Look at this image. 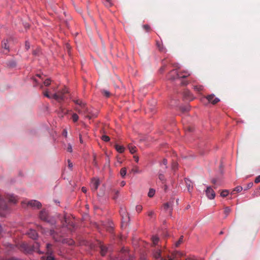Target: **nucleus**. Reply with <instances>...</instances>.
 <instances>
[{"label":"nucleus","mask_w":260,"mask_h":260,"mask_svg":"<svg viewBox=\"0 0 260 260\" xmlns=\"http://www.w3.org/2000/svg\"><path fill=\"white\" fill-rule=\"evenodd\" d=\"M74 102L78 106L75 107V110L81 115H88L86 116L87 118L91 119L96 116V114L92 113L86 106V103L80 100H74Z\"/></svg>","instance_id":"f257e3e1"},{"label":"nucleus","mask_w":260,"mask_h":260,"mask_svg":"<svg viewBox=\"0 0 260 260\" xmlns=\"http://www.w3.org/2000/svg\"><path fill=\"white\" fill-rule=\"evenodd\" d=\"M52 89L55 92L53 94V99L57 101H63L66 98L65 94L68 93V90L65 87L61 90L56 91L55 88H52Z\"/></svg>","instance_id":"f03ea898"},{"label":"nucleus","mask_w":260,"mask_h":260,"mask_svg":"<svg viewBox=\"0 0 260 260\" xmlns=\"http://www.w3.org/2000/svg\"><path fill=\"white\" fill-rule=\"evenodd\" d=\"M40 218L41 219L50 223L51 225H54L56 223L55 219L52 217H49L48 212L45 210L41 211Z\"/></svg>","instance_id":"7ed1b4c3"},{"label":"nucleus","mask_w":260,"mask_h":260,"mask_svg":"<svg viewBox=\"0 0 260 260\" xmlns=\"http://www.w3.org/2000/svg\"><path fill=\"white\" fill-rule=\"evenodd\" d=\"M100 184V179L98 177L93 178L90 183V187L92 191H96L97 189L99 187V186Z\"/></svg>","instance_id":"20e7f679"},{"label":"nucleus","mask_w":260,"mask_h":260,"mask_svg":"<svg viewBox=\"0 0 260 260\" xmlns=\"http://www.w3.org/2000/svg\"><path fill=\"white\" fill-rule=\"evenodd\" d=\"M174 204V201H170L169 202L166 203L164 204V210L166 212H169L170 215L172 214L173 210V206Z\"/></svg>","instance_id":"39448f33"},{"label":"nucleus","mask_w":260,"mask_h":260,"mask_svg":"<svg viewBox=\"0 0 260 260\" xmlns=\"http://www.w3.org/2000/svg\"><path fill=\"white\" fill-rule=\"evenodd\" d=\"M205 192L206 194L209 199L212 200L215 198V193L211 187H207Z\"/></svg>","instance_id":"423d86ee"},{"label":"nucleus","mask_w":260,"mask_h":260,"mask_svg":"<svg viewBox=\"0 0 260 260\" xmlns=\"http://www.w3.org/2000/svg\"><path fill=\"white\" fill-rule=\"evenodd\" d=\"M153 255L156 259L160 258V260H173L171 257H168L167 259L163 258L161 256V250L159 249L154 250L153 252Z\"/></svg>","instance_id":"0eeeda50"},{"label":"nucleus","mask_w":260,"mask_h":260,"mask_svg":"<svg viewBox=\"0 0 260 260\" xmlns=\"http://www.w3.org/2000/svg\"><path fill=\"white\" fill-rule=\"evenodd\" d=\"M27 205L35 209H39L42 206L41 203L37 200H31L28 202Z\"/></svg>","instance_id":"6e6552de"},{"label":"nucleus","mask_w":260,"mask_h":260,"mask_svg":"<svg viewBox=\"0 0 260 260\" xmlns=\"http://www.w3.org/2000/svg\"><path fill=\"white\" fill-rule=\"evenodd\" d=\"M20 248L21 250L23 251L25 253H29L32 252L31 246L29 245L27 243L21 244L20 246Z\"/></svg>","instance_id":"1a4fd4ad"},{"label":"nucleus","mask_w":260,"mask_h":260,"mask_svg":"<svg viewBox=\"0 0 260 260\" xmlns=\"http://www.w3.org/2000/svg\"><path fill=\"white\" fill-rule=\"evenodd\" d=\"M174 73L175 74L176 76H178L180 78H186L190 75V73L187 71H184L180 73H178L177 71H173L171 73V74Z\"/></svg>","instance_id":"9d476101"},{"label":"nucleus","mask_w":260,"mask_h":260,"mask_svg":"<svg viewBox=\"0 0 260 260\" xmlns=\"http://www.w3.org/2000/svg\"><path fill=\"white\" fill-rule=\"evenodd\" d=\"M51 245L50 244L48 243L46 245V248L47 249V253L49 254L46 257H44V260H54V257L51 253V251H50L49 248L51 247Z\"/></svg>","instance_id":"9b49d317"},{"label":"nucleus","mask_w":260,"mask_h":260,"mask_svg":"<svg viewBox=\"0 0 260 260\" xmlns=\"http://www.w3.org/2000/svg\"><path fill=\"white\" fill-rule=\"evenodd\" d=\"M207 99L209 102L213 104H215L220 101L218 98H215L213 94L207 96Z\"/></svg>","instance_id":"f8f14e48"},{"label":"nucleus","mask_w":260,"mask_h":260,"mask_svg":"<svg viewBox=\"0 0 260 260\" xmlns=\"http://www.w3.org/2000/svg\"><path fill=\"white\" fill-rule=\"evenodd\" d=\"M28 236L32 239H36L38 237V234L35 230L30 229L27 233Z\"/></svg>","instance_id":"ddd939ff"},{"label":"nucleus","mask_w":260,"mask_h":260,"mask_svg":"<svg viewBox=\"0 0 260 260\" xmlns=\"http://www.w3.org/2000/svg\"><path fill=\"white\" fill-rule=\"evenodd\" d=\"M185 182L188 192H190L193 187V183L188 179H185Z\"/></svg>","instance_id":"4468645a"},{"label":"nucleus","mask_w":260,"mask_h":260,"mask_svg":"<svg viewBox=\"0 0 260 260\" xmlns=\"http://www.w3.org/2000/svg\"><path fill=\"white\" fill-rule=\"evenodd\" d=\"M40 247V244L38 242H35L34 244L31 246V248L32 249V252H37L38 253H41V252L39 250Z\"/></svg>","instance_id":"2eb2a0df"},{"label":"nucleus","mask_w":260,"mask_h":260,"mask_svg":"<svg viewBox=\"0 0 260 260\" xmlns=\"http://www.w3.org/2000/svg\"><path fill=\"white\" fill-rule=\"evenodd\" d=\"M9 202L10 203H12L15 204L17 201V198L16 196H14L13 194H8L7 197Z\"/></svg>","instance_id":"dca6fc26"},{"label":"nucleus","mask_w":260,"mask_h":260,"mask_svg":"<svg viewBox=\"0 0 260 260\" xmlns=\"http://www.w3.org/2000/svg\"><path fill=\"white\" fill-rule=\"evenodd\" d=\"M115 148L116 151L120 153H123L125 150V148L122 145L116 144L115 145Z\"/></svg>","instance_id":"f3484780"},{"label":"nucleus","mask_w":260,"mask_h":260,"mask_svg":"<svg viewBox=\"0 0 260 260\" xmlns=\"http://www.w3.org/2000/svg\"><path fill=\"white\" fill-rule=\"evenodd\" d=\"M173 71H176L172 70L171 72H170V73H169V75L168 76V79L171 80H174L177 78H180L178 76H176V75L174 73L171 74V73Z\"/></svg>","instance_id":"a211bd4d"},{"label":"nucleus","mask_w":260,"mask_h":260,"mask_svg":"<svg viewBox=\"0 0 260 260\" xmlns=\"http://www.w3.org/2000/svg\"><path fill=\"white\" fill-rule=\"evenodd\" d=\"M152 244L153 246H156L159 242V238L156 236H153L151 238Z\"/></svg>","instance_id":"6ab92c4d"},{"label":"nucleus","mask_w":260,"mask_h":260,"mask_svg":"<svg viewBox=\"0 0 260 260\" xmlns=\"http://www.w3.org/2000/svg\"><path fill=\"white\" fill-rule=\"evenodd\" d=\"M128 149H129L130 152L132 154L135 153L137 151V148H136V146H135L132 144L128 145Z\"/></svg>","instance_id":"aec40b11"},{"label":"nucleus","mask_w":260,"mask_h":260,"mask_svg":"<svg viewBox=\"0 0 260 260\" xmlns=\"http://www.w3.org/2000/svg\"><path fill=\"white\" fill-rule=\"evenodd\" d=\"M108 251V248L104 246L101 247V253L103 256H104Z\"/></svg>","instance_id":"412c9836"},{"label":"nucleus","mask_w":260,"mask_h":260,"mask_svg":"<svg viewBox=\"0 0 260 260\" xmlns=\"http://www.w3.org/2000/svg\"><path fill=\"white\" fill-rule=\"evenodd\" d=\"M155 193V190L154 189L151 188L150 189L148 193V196L150 198L153 197Z\"/></svg>","instance_id":"4be33fe9"},{"label":"nucleus","mask_w":260,"mask_h":260,"mask_svg":"<svg viewBox=\"0 0 260 260\" xmlns=\"http://www.w3.org/2000/svg\"><path fill=\"white\" fill-rule=\"evenodd\" d=\"M122 177H124L126 174V169L125 168H122L120 171Z\"/></svg>","instance_id":"5701e85b"},{"label":"nucleus","mask_w":260,"mask_h":260,"mask_svg":"<svg viewBox=\"0 0 260 260\" xmlns=\"http://www.w3.org/2000/svg\"><path fill=\"white\" fill-rule=\"evenodd\" d=\"M132 172L135 174H140L142 173V171L140 170L137 167H134L132 170Z\"/></svg>","instance_id":"b1692460"},{"label":"nucleus","mask_w":260,"mask_h":260,"mask_svg":"<svg viewBox=\"0 0 260 260\" xmlns=\"http://www.w3.org/2000/svg\"><path fill=\"white\" fill-rule=\"evenodd\" d=\"M2 47L6 50L9 51V46H8V41L7 40L2 42Z\"/></svg>","instance_id":"393cba45"},{"label":"nucleus","mask_w":260,"mask_h":260,"mask_svg":"<svg viewBox=\"0 0 260 260\" xmlns=\"http://www.w3.org/2000/svg\"><path fill=\"white\" fill-rule=\"evenodd\" d=\"M44 95L47 97L49 99H53V94L52 95H50L48 90H46L44 92Z\"/></svg>","instance_id":"a878e982"},{"label":"nucleus","mask_w":260,"mask_h":260,"mask_svg":"<svg viewBox=\"0 0 260 260\" xmlns=\"http://www.w3.org/2000/svg\"><path fill=\"white\" fill-rule=\"evenodd\" d=\"M158 178L159 180H160L162 181H165L166 180L165 176L163 174V172H161L160 171H159V172Z\"/></svg>","instance_id":"bb28decb"},{"label":"nucleus","mask_w":260,"mask_h":260,"mask_svg":"<svg viewBox=\"0 0 260 260\" xmlns=\"http://www.w3.org/2000/svg\"><path fill=\"white\" fill-rule=\"evenodd\" d=\"M193 88L194 90L200 91L202 90L203 89L204 87L202 85H196V86H194Z\"/></svg>","instance_id":"cd10ccee"},{"label":"nucleus","mask_w":260,"mask_h":260,"mask_svg":"<svg viewBox=\"0 0 260 260\" xmlns=\"http://www.w3.org/2000/svg\"><path fill=\"white\" fill-rule=\"evenodd\" d=\"M44 85L46 86H49L51 84V80L50 78H47L44 80Z\"/></svg>","instance_id":"c85d7f7f"},{"label":"nucleus","mask_w":260,"mask_h":260,"mask_svg":"<svg viewBox=\"0 0 260 260\" xmlns=\"http://www.w3.org/2000/svg\"><path fill=\"white\" fill-rule=\"evenodd\" d=\"M229 194V191L228 190H224L222 191H221L220 193V196L222 197H226Z\"/></svg>","instance_id":"c756f323"},{"label":"nucleus","mask_w":260,"mask_h":260,"mask_svg":"<svg viewBox=\"0 0 260 260\" xmlns=\"http://www.w3.org/2000/svg\"><path fill=\"white\" fill-rule=\"evenodd\" d=\"M231 211V210L229 207H225L224 212L225 214V216H227L229 215Z\"/></svg>","instance_id":"7c9ffc66"},{"label":"nucleus","mask_w":260,"mask_h":260,"mask_svg":"<svg viewBox=\"0 0 260 260\" xmlns=\"http://www.w3.org/2000/svg\"><path fill=\"white\" fill-rule=\"evenodd\" d=\"M78 119H79V117H78V115L77 114L74 113L72 115V119H73L74 122L77 121Z\"/></svg>","instance_id":"2f4dec72"},{"label":"nucleus","mask_w":260,"mask_h":260,"mask_svg":"<svg viewBox=\"0 0 260 260\" xmlns=\"http://www.w3.org/2000/svg\"><path fill=\"white\" fill-rule=\"evenodd\" d=\"M102 139L105 142H108L110 141V138L108 136L103 135L102 137Z\"/></svg>","instance_id":"473e14b6"},{"label":"nucleus","mask_w":260,"mask_h":260,"mask_svg":"<svg viewBox=\"0 0 260 260\" xmlns=\"http://www.w3.org/2000/svg\"><path fill=\"white\" fill-rule=\"evenodd\" d=\"M103 93L104 94V95L106 96L107 98H108L110 96V93L109 91L108 90H104L103 91H102Z\"/></svg>","instance_id":"72a5a7b5"},{"label":"nucleus","mask_w":260,"mask_h":260,"mask_svg":"<svg viewBox=\"0 0 260 260\" xmlns=\"http://www.w3.org/2000/svg\"><path fill=\"white\" fill-rule=\"evenodd\" d=\"M67 150L69 152H72V151H73L72 146L70 143H69L68 144V146L67 147Z\"/></svg>","instance_id":"f704fd0d"},{"label":"nucleus","mask_w":260,"mask_h":260,"mask_svg":"<svg viewBox=\"0 0 260 260\" xmlns=\"http://www.w3.org/2000/svg\"><path fill=\"white\" fill-rule=\"evenodd\" d=\"M142 206L140 205H137L136 207V210L138 213L142 211Z\"/></svg>","instance_id":"c9c22d12"},{"label":"nucleus","mask_w":260,"mask_h":260,"mask_svg":"<svg viewBox=\"0 0 260 260\" xmlns=\"http://www.w3.org/2000/svg\"><path fill=\"white\" fill-rule=\"evenodd\" d=\"M167 163H168L167 160L166 158H164L162 161V164H161V165L164 166L165 169L167 168Z\"/></svg>","instance_id":"e433bc0d"},{"label":"nucleus","mask_w":260,"mask_h":260,"mask_svg":"<svg viewBox=\"0 0 260 260\" xmlns=\"http://www.w3.org/2000/svg\"><path fill=\"white\" fill-rule=\"evenodd\" d=\"M183 237L181 236L179 240L176 243V246H178L183 241Z\"/></svg>","instance_id":"4c0bfd02"},{"label":"nucleus","mask_w":260,"mask_h":260,"mask_svg":"<svg viewBox=\"0 0 260 260\" xmlns=\"http://www.w3.org/2000/svg\"><path fill=\"white\" fill-rule=\"evenodd\" d=\"M242 189H243V188H242V186H237V187L235 188L234 190H235V191H237V192H239L241 191L242 190Z\"/></svg>","instance_id":"58836bf2"},{"label":"nucleus","mask_w":260,"mask_h":260,"mask_svg":"<svg viewBox=\"0 0 260 260\" xmlns=\"http://www.w3.org/2000/svg\"><path fill=\"white\" fill-rule=\"evenodd\" d=\"M182 110L183 112L188 111L189 110V106H186V107H183V108H182Z\"/></svg>","instance_id":"ea45409f"},{"label":"nucleus","mask_w":260,"mask_h":260,"mask_svg":"<svg viewBox=\"0 0 260 260\" xmlns=\"http://www.w3.org/2000/svg\"><path fill=\"white\" fill-rule=\"evenodd\" d=\"M113 192L115 193L116 196H114L113 197V198L114 199H117L118 196V193H119V191L118 190H113Z\"/></svg>","instance_id":"a19ab883"},{"label":"nucleus","mask_w":260,"mask_h":260,"mask_svg":"<svg viewBox=\"0 0 260 260\" xmlns=\"http://www.w3.org/2000/svg\"><path fill=\"white\" fill-rule=\"evenodd\" d=\"M62 135L64 136V137L67 138V136H68V132H67V130L64 129L63 131V132H62Z\"/></svg>","instance_id":"79ce46f5"},{"label":"nucleus","mask_w":260,"mask_h":260,"mask_svg":"<svg viewBox=\"0 0 260 260\" xmlns=\"http://www.w3.org/2000/svg\"><path fill=\"white\" fill-rule=\"evenodd\" d=\"M25 48H26V50H28L30 48L29 43L27 41H26V43H25Z\"/></svg>","instance_id":"37998d69"},{"label":"nucleus","mask_w":260,"mask_h":260,"mask_svg":"<svg viewBox=\"0 0 260 260\" xmlns=\"http://www.w3.org/2000/svg\"><path fill=\"white\" fill-rule=\"evenodd\" d=\"M254 182L256 183H258L260 182V175H259L257 177H256Z\"/></svg>","instance_id":"c03bdc74"},{"label":"nucleus","mask_w":260,"mask_h":260,"mask_svg":"<svg viewBox=\"0 0 260 260\" xmlns=\"http://www.w3.org/2000/svg\"><path fill=\"white\" fill-rule=\"evenodd\" d=\"M32 80H33L34 82H35V83H36L35 86H37L39 84V83L40 82V81H39L38 79H37L35 78H33Z\"/></svg>","instance_id":"a18cd8bd"},{"label":"nucleus","mask_w":260,"mask_h":260,"mask_svg":"<svg viewBox=\"0 0 260 260\" xmlns=\"http://www.w3.org/2000/svg\"><path fill=\"white\" fill-rule=\"evenodd\" d=\"M37 76L40 79H41L42 80H43L44 79V77L45 76L43 74H37Z\"/></svg>","instance_id":"49530a36"},{"label":"nucleus","mask_w":260,"mask_h":260,"mask_svg":"<svg viewBox=\"0 0 260 260\" xmlns=\"http://www.w3.org/2000/svg\"><path fill=\"white\" fill-rule=\"evenodd\" d=\"M68 166L71 169H72L73 167V164L70 160H68Z\"/></svg>","instance_id":"de8ad7c7"},{"label":"nucleus","mask_w":260,"mask_h":260,"mask_svg":"<svg viewBox=\"0 0 260 260\" xmlns=\"http://www.w3.org/2000/svg\"><path fill=\"white\" fill-rule=\"evenodd\" d=\"M54 231L53 230H51L50 231V234L53 236V237L54 239H55V240L56 241V238L55 237V236L54 235Z\"/></svg>","instance_id":"09e8293b"},{"label":"nucleus","mask_w":260,"mask_h":260,"mask_svg":"<svg viewBox=\"0 0 260 260\" xmlns=\"http://www.w3.org/2000/svg\"><path fill=\"white\" fill-rule=\"evenodd\" d=\"M177 167V164L176 162H173L172 165V169L175 170Z\"/></svg>","instance_id":"8fccbe9b"},{"label":"nucleus","mask_w":260,"mask_h":260,"mask_svg":"<svg viewBox=\"0 0 260 260\" xmlns=\"http://www.w3.org/2000/svg\"><path fill=\"white\" fill-rule=\"evenodd\" d=\"M144 28L146 29V30H148L150 28V26L148 25H144Z\"/></svg>","instance_id":"3c124183"},{"label":"nucleus","mask_w":260,"mask_h":260,"mask_svg":"<svg viewBox=\"0 0 260 260\" xmlns=\"http://www.w3.org/2000/svg\"><path fill=\"white\" fill-rule=\"evenodd\" d=\"M81 189L84 193H86L87 189L85 187H82Z\"/></svg>","instance_id":"603ef678"},{"label":"nucleus","mask_w":260,"mask_h":260,"mask_svg":"<svg viewBox=\"0 0 260 260\" xmlns=\"http://www.w3.org/2000/svg\"><path fill=\"white\" fill-rule=\"evenodd\" d=\"M186 95H187V96H189L190 94V93L189 92H187L186 93H185ZM188 100H191V98L190 97V96H188V98H187Z\"/></svg>","instance_id":"864d4df0"},{"label":"nucleus","mask_w":260,"mask_h":260,"mask_svg":"<svg viewBox=\"0 0 260 260\" xmlns=\"http://www.w3.org/2000/svg\"><path fill=\"white\" fill-rule=\"evenodd\" d=\"M134 158L135 161L137 162H138L139 161V157H138V156L135 155V156H134Z\"/></svg>","instance_id":"5fc2aeb1"},{"label":"nucleus","mask_w":260,"mask_h":260,"mask_svg":"<svg viewBox=\"0 0 260 260\" xmlns=\"http://www.w3.org/2000/svg\"><path fill=\"white\" fill-rule=\"evenodd\" d=\"M125 182L124 181H122L120 182V185L121 186H124L125 185Z\"/></svg>","instance_id":"6e6d98bb"},{"label":"nucleus","mask_w":260,"mask_h":260,"mask_svg":"<svg viewBox=\"0 0 260 260\" xmlns=\"http://www.w3.org/2000/svg\"><path fill=\"white\" fill-rule=\"evenodd\" d=\"M93 163L95 165H96V162L95 161V155L94 154L93 155Z\"/></svg>","instance_id":"4d7b16f0"},{"label":"nucleus","mask_w":260,"mask_h":260,"mask_svg":"<svg viewBox=\"0 0 260 260\" xmlns=\"http://www.w3.org/2000/svg\"><path fill=\"white\" fill-rule=\"evenodd\" d=\"M106 3H107V4H106L107 6H110L111 5V3L109 1H107Z\"/></svg>","instance_id":"13d9d810"},{"label":"nucleus","mask_w":260,"mask_h":260,"mask_svg":"<svg viewBox=\"0 0 260 260\" xmlns=\"http://www.w3.org/2000/svg\"><path fill=\"white\" fill-rule=\"evenodd\" d=\"M181 84L183 85H186L187 84V83L186 82H182L181 83Z\"/></svg>","instance_id":"bf43d9fd"},{"label":"nucleus","mask_w":260,"mask_h":260,"mask_svg":"<svg viewBox=\"0 0 260 260\" xmlns=\"http://www.w3.org/2000/svg\"><path fill=\"white\" fill-rule=\"evenodd\" d=\"M153 212L152 211H151V212H149L148 215L152 216L153 215Z\"/></svg>","instance_id":"052dcab7"},{"label":"nucleus","mask_w":260,"mask_h":260,"mask_svg":"<svg viewBox=\"0 0 260 260\" xmlns=\"http://www.w3.org/2000/svg\"><path fill=\"white\" fill-rule=\"evenodd\" d=\"M80 142L81 143H83V140H82V137H81V135H80Z\"/></svg>","instance_id":"680f3d73"},{"label":"nucleus","mask_w":260,"mask_h":260,"mask_svg":"<svg viewBox=\"0 0 260 260\" xmlns=\"http://www.w3.org/2000/svg\"><path fill=\"white\" fill-rule=\"evenodd\" d=\"M252 185V183H250L248 184V187H251Z\"/></svg>","instance_id":"e2e57ef3"},{"label":"nucleus","mask_w":260,"mask_h":260,"mask_svg":"<svg viewBox=\"0 0 260 260\" xmlns=\"http://www.w3.org/2000/svg\"><path fill=\"white\" fill-rule=\"evenodd\" d=\"M212 182L214 184H215L216 183V180L215 179H213L212 180Z\"/></svg>","instance_id":"0e129e2a"},{"label":"nucleus","mask_w":260,"mask_h":260,"mask_svg":"<svg viewBox=\"0 0 260 260\" xmlns=\"http://www.w3.org/2000/svg\"><path fill=\"white\" fill-rule=\"evenodd\" d=\"M2 228L1 225L0 224V232L2 231Z\"/></svg>","instance_id":"69168bd1"},{"label":"nucleus","mask_w":260,"mask_h":260,"mask_svg":"<svg viewBox=\"0 0 260 260\" xmlns=\"http://www.w3.org/2000/svg\"><path fill=\"white\" fill-rule=\"evenodd\" d=\"M122 212H123V213L124 212V211L122 209H121V214H122Z\"/></svg>","instance_id":"338daca9"},{"label":"nucleus","mask_w":260,"mask_h":260,"mask_svg":"<svg viewBox=\"0 0 260 260\" xmlns=\"http://www.w3.org/2000/svg\"><path fill=\"white\" fill-rule=\"evenodd\" d=\"M167 188V185H165V189L166 190Z\"/></svg>","instance_id":"774afa93"}]
</instances>
